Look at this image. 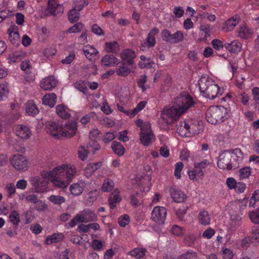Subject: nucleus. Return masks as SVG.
Returning a JSON list of instances; mask_svg holds the SVG:
<instances>
[{
	"mask_svg": "<svg viewBox=\"0 0 259 259\" xmlns=\"http://www.w3.org/2000/svg\"><path fill=\"white\" fill-rule=\"evenodd\" d=\"M76 173L75 166L72 164H64L55 167L51 171L44 170L41 172V178H34L31 180L32 185L37 193H42L47 189L48 181L60 188H66Z\"/></svg>",
	"mask_w": 259,
	"mask_h": 259,
	"instance_id": "obj_1",
	"label": "nucleus"
},
{
	"mask_svg": "<svg viewBox=\"0 0 259 259\" xmlns=\"http://www.w3.org/2000/svg\"><path fill=\"white\" fill-rule=\"evenodd\" d=\"M194 101L187 92H183L175 98L171 106L165 107L161 111L158 123L161 128L178 119L190 108L194 106Z\"/></svg>",
	"mask_w": 259,
	"mask_h": 259,
	"instance_id": "obj_2",
	"label": "nucleus"
},
{
	"mask_svg": "<svg viewBox=\"0 0 259 259\" xmlns=\"http://www.w3.org/2000/svg\"><path fill=\"white\" fill-rule=\"evenodd\" d=\"M200 92L210 99H213L222 94V90L214 80L208 76H202L198 81Z\"/></svg>",
	"mask_w": 259,
	"mask_h": 259,
	"instance_id": "obj_3",
	"label": "nucleus"
},
{
	"mask_svg": "<svg viewBox=\"0 0 259 259\" xmlns=\"http://www.w3.org/2000/svg\"><path fill=\"white\" fill-rule=\"evenodd\" d=\"M228 117L227 109L222 106H211L206 112V119L211 124L223 122Z\"/></svg>",
	"mask_w": 259,
	"mask_h": 259,
	"instance_id": "obj_4",
	"label": "nucleus"
},
{
	"mask_svg": "<svg viewBox=\"0 0 259 259\" xmlns=\"http://www.w3.org/2000/svg\"><path fill=\"white\" fill-rule=\"evenodd\" d=\"M136 125L140 128V140L144 146H148L155 141V137L151 129V124L149 121L144 122L138 119L136 121Z\"/></svg>",
	"mask_w": 259,
	"mask_h": 259,
	"instance_id": "obj_5",
	"label": "nucleus"
},
{
	"mask_svg": "<svg viewBox=\"0 0 259 259\" xmlns=\"http://www.w3.org/2000/svg\"><path fill=\"white\" fill-rule=\"evenodd\" d=\"M98 214L90 208H85L77 213L68 223L70 228H73L78 223H88L98 220Z\"/></svg>",
	"mask_w": 259,
	"mask_h": 259,
	"instance_id": "obj_6",
	"label": "nucleus"
},
{
	"mask_svg": "<svg viewBox=\"0 0 259 259\" xmlns=\"http://www.w3.org/2000/svg\"><path fill=\"white\" fill-rule=\"evenodd\" d=\"M150 190V182L148 180H144L137 186L134 187L133 191L129 196L130 203L133 206H137L139 203L140 198L143 193Z\"/></svg>",
	"mask_w": 259,
	"mask_h": 259,
	"instance_id": "obj_7",
	"label": "nucleus"
},
{
	"mask_svg": "<svg viewBox=\"0 0 259 259\" xmlns=\"http://www.w3.org/2000/svg\"><path fill=\"white\" fill-rule=\"evenodd\" d=\"M236 155L227 151H224L220 154V159L218 161V167L223 169L230 170L235 168L236 167V164L234 162Z\"/></svg>",
	"mask_w": 259,
	"mask_h": 259,
	"instance_id": "obj_8",
	"label": "nucleus"
},
{
	"mask_svg": "<svg viewBox=\"0 0 259 259\" xmlns=\"http://www.w3.org/2000/svg\"><path fill=\"white\" fill-rule=\"evenodd\" d=\"M161 37L164 41L170 44H178L184 40V33L180 30L171 33L168 30L164 29L161 31Z\"/></svg>",
	"mask_w": 259,
	"mask_h": 259,
	"instance_id": "obj_9",
	"label": "nucleus"
},
{
	"mask_svg": "<svg viewBox=\"0 0 259 259\" xmlns=\"http://www.w3.org/2000/svg\"><path fill=\"white\" fill-rule=\"evenodd\" d=\"M196 126H190L185 121H182L177 125V132L182 137H191L200 133V130H196Z\"/></svg>",
	"mask_w": 259,
	"mask_h": 259,
	"instance_id": "obj_10",
	"label": "nucleus"
},
{
	"mask_svg": "<svg viewBox=\"0 0 259 259\" xmlns=\"http://www.w3.org/2000/svg\"><path fill=\"white\" fill-rule=\"evenodd\" d=\"M10 162L16 169L20 171H25L28 166V160L22 155H14L11 158Z\"/></svg>",
	"mask_w": 259,
	"mask_h": 259,
	"instance_id": "obj_11",
	"label": "nucleus"
},
{
	"mask_svg": "<svg viewBox=\"0 0 259 259\" xmlns=\"http://www.w3.org/2000/svg\"><path fill=\"white\" fill-rule=\"evenodd\" d=\"M77 131V122L75 121H69L61 126V137L71 138L75 136Z\"/></svg>",
	"mask_w": 259,
	"mask_h": 259,
	"instance_id": "obj_12",
	"label": "nucleus"
},
{
	"mask_svg": "<svg viewBox=\"0 0 259 259\" xmlns=\"http://www.w3.org/2000/svg\"><path fill=\"white\" fill-rule=\"evenodd\" d=\"M167 214L166 209L162 206H155L151 213V219L158 224H163Z\"/></svg>",
	"mask_w": 259,
	"mask_h": 259,
	"instance_id": "obj_13",
	"label": "nucleus"
},
{
	"mask_svg": "<svg viewBox=\"0 0 259 259\" xmlns=\"http://www.w3.org/2000/svg\"><path fill=\"white\" fill-rule=\"evenodd\" d=\"M14 131L16 136L22 139H28L32 135L30 129L26 125H15L14 126Z\"/></svg>",
	"mask_w": 259,
	"mask_h": 259,
	"instance_id": "obj_14",
	"label": "nucleus"
},
{
	"mask_svg": "<svg viewBox=\"0 0 259 259\" xmlns=\"http://www.w3.org/2000/svg\"><path fill=\"white\" fill-rule=\"evenodd\" d=\"M61 126L58 122H49L47 125V132L56 139L61 138Z\"/></svg>",
	"mask_w": 259,
	"mask_h": 259,
	"instance_id": "obj_15",
	"label": "nucleus"
},
{
	"mask_svg": "<svg viewBox=\"0 0 259 259\" xmlns=\"http://www.w3.org/2000/svg\"><path fill=\"white\" fill-rule=\"evenodd\" d=\"M240 19L239 16L236 15L228 19L223 25L222 30L225 32L232 31L235 27L239 23Z\"/></svg>",
	"mask_w": 259,
	"mask_h": 259,
	"instance_id": "obj_16",
	"label": "nucleus"
},
{
	"mask_svg": "<svg viewBox=\"0 0 259 259\" xmlns=\"http://www.w3.org/2000/svg\"><path fill=\"white\" fill-rule=\"evenodd\" d=\"M159 32L157 27L153 28L148 33L146 40L141 44L142 47H152L156 44L155 35Z\"/></svg>",
	"mask_w": 259,
	"mask_h": 259,
	"instance_id": "obj_17",
	"label": "nucleus"
},
{
	"mask_svg": "<svg viewBox=\"0 0 259 259\" xmlns=\"http://www.w3.org/2000/svg\"><path fill=\"white\" fill-rule=\"evenodd\" d=\"M57 84V80L53 76H51L42 79L40 82V87L44 90H51Z\"/></svg>",
	"mask_w": 259,
	"mask_h": 259,
	"instance_id": "obj_18",
	"label": "nucleus"
},
{
	"mask_svg": "<svg viewBox=\"0 0 259 259\" xmlns=\"http://www.w3.org/2000/svg\"><path fill=\"white\" fill-rule=\"evenodd\" d=\"M242 224L241 218L236 213L232 214L229 222V231H235Z\"/></svg>",
	"mask_w": 259,
	"mask_h": 259,
	"instance_id": "obj_19",
	"label": "nucleus"
},
{
	"mask_svg": "<svg viewBox=\"0 0 259 259\" xmlns=\"http://www.w3.org/2000/svg\"><path fill=\"white\" fill-rule=\"evenodd\" d=\"M48 11L51 15H56L63 12V7L55 0H49Z\"/></svg>",
	"mask_w": 259,
	"mask_h": 259,
	"instance_id": "obj_20",
	"label": "nucleus"
},
{
	"mask_svg": "<svg viewBox=\"0 0 259 259\" xmlns=\"http://www.w3.org/2000/svg\"><path fill=\"white\" fill-rule=\"evenodd\" d=\"M253 33V30L245 24H241L238 30V37L243 39L250 38Z\"/></svg>",
	"mask_w": 259,
	"mask_h": 259,
	"instance_id": "obj_21",
	"label": "nucleus"
},
{
	"mask_svg": "<svg viewBox=\"0 0 259 259\" xmlns=\"http://www.w3.org/2000/svg\"><path fill=\"white\" fill-rule=\"evenodd\" d=\"M9 40L13 45H17L20 40V36L18 32V27L13 25L8 30Z\"/></svg>",
	"mask_w": 259,
	"mask_h": 259,
	"instance_id": "obj_22",
	"label": "nucleus"
},
{
	"mask_svg": "<svg viewBox=\"0 0 259 259\" xmlns=\"http://www.w3.org/2000/svg\"><path fill=\"white\" fill-rule=\"evenodd\" d=\"M118 64V59L113 55H106L101 59V64L105 67H113Z\"/></svg>",
	"mask_w": 259,
	"mask_h": 259,
	"instance_id": "obj_23",
	"label": "nucleus"
},
{
	"mask_svg": "<svg viewBox=\"0 0 259 259\" xmlns=\"http://www.w3.org/2000/svg\"><path fill=\"white\" fill-rule=\"evenodd\" d=\"M224 47L230 52L238 53L241 52L242 45L238 40H234L230 43L225 44Z\"/></svg>",
	"mask_w": 259,
	"mask_h": 259,
	"instance_id": "obj_24",
	"label": "nucleus"
},
{
	"mask_svg": "<svg viewBox=\"0 0 259 259\" xmlns=\"http://www.w3.org/2000/svg\"><path fill=\"white\" fill-rule=\"evenodd\" d=\"M120 191L118 189H115L110 194L108 201L110 207L113 209L116 206V203L119 202L121 198L120 196Z\"/></svg>",
	"mask_w": 259,
	"mask_h": 259,
	"instance_id": "obj_25",
	"label": "nucleus"
},
{
	"mask_svg": "<svg viewBox=\"0 0 259 259\" xmlns=\"http://www.w3.org/2000/svg\"><path fill=\"white\" fill-rule=\"evenodd\" d=\"M56 110L57 115L61 118L67 119L70 117L71 110L63 104L58 105Z\"/></svg>",
	"mask_w": 259,
	"mask_h": 259,
	"instance_id": "obj_26",
	"label": "nucleus"
},
{
	"mask_svg": "<svg viewBox=\"0 0 259 259\" xmlns=\"http://www.w3.org/2000/svg\"><path fill=\"white\" fill-rule=\"evenodd\" d=\"M170 192L171 197L176 202H182L187 198L186 195L180 190L171 189Z\"/></svg>",
	"mask_w": 259,
	"mask_h": 259,
	"instance_id": "obj_27",
	"label": "nucleus"
},
{
	"mask_svg": "<svg viewBox=\"0 0 259 259\" xmlns=\"http://www.w3.org/2000/svg\"><path fill=\"white\" fill-rule=\"evenodd\" d=\"M197 219L199 223L201 225H209L211 222V217L208 211L205 210H201L198 215Z\"/></svg>",
	"mask_w": 259,
	"mask_h": 259,
	"instance_id": "obj_28",
	"label": "nucleus"
},
{
	"mask_svg": "<svg viewBox=\"0 0 259 259\" xmlns=\"http://www.w3.org/2000/svg\"><path fill=\"white\" fill-rule=\"evenodd\" d=\"M135 53L131 50L127 49L124 51L121 54V58L123 61V63L132 64L133 59L135 58Z\"/></svg>",
	"mask_w": 259,
	"mask_h": 259,
	"instance_id": "obj_29",
	"label": "nucleus"
},
{
	"mask_svg": "<svg viewBox=\"0 0 259 259\" xmlns=\"http://www.w3.org/2000/svg\"><path fill=\"white\" fill-rule=\"evenodd\" d=\"M84 185L82 183H75L71 184L69 187V191L74 196H79L83 192Z\"/></svg>",
	"mask_w": 259,
	"mask_h": 259,
	"instance_id": "obj_30",
	"label": "nucleus"
},
{
	"mask_svg": "<svg viewBox=\"0 0 259 259\" xmlns=\"http://www.w3.org/2000/svg\"><path fill=\"white\" fill-rule=\"evenodd\" d=\"M64 238V235L62 233H55L49 235L46 239L45 242L47 244H51L61 241Z\"/></svg>",
	"mask_w": 259,
	"mask_h": 259,
	"instance_id": "obj_31",
	"label": "nucleus"
},
{
	"mask_svg": "<svg viewBox=\"0 0 259 259\" xmlns=\"http://www.w3.org/2000/svg\"><path fill=\"white\" fill-rule=\"evenodd\" d=\"M57 102V96L54 93H49L45 95L42 98V103L45 105H48L50 107H53Z\"/></svg>",
	"mask_w": 259,
	"mask_h": 259,
	"instance_id": "obj_32",
	"label": "nucleus"
},
{
	"mask_svg": "<svg viewBox=\"0 0 259 259\" xmlns=\"http://www.w3.org/2000/svg\"><path fill=\"white\" fill-rule=\"evenodd\" d=\"M26 112L29 115L34 116L38 113L39 110L34 102L32 100L28 101L25 105Z\"/></svg>",
	"mask_w": 259,
	"mask_h": 259,
	"instance_id": "obj_33",
	"label": "nucleus"
},
{
	"mask_svg": "<svg viewBox=\"0 0 259 259\" xmlns=\"http://www.w3.org/2000/svg\"><path fill=\"white\" fill-rule=\"evenodd\" d=\"M25 54L22 52L16 51L11 54L8 58L9 63H15L21 61L25 56Z\"/></svg>",
	"mask_w": 259,
	"mask_h": 259,
	"instance_id": "obj_34",
	"label": "nucleus"
},
{
	"mask_svg": "<svg viewBox=\"0 0 259 259\" xmlns=\"http://www.w3.org/2000/svg\"><path fill=\"white\" fill-rule=\"evenodd\" d=\"M105 50L108 53H116L119 50V46L117 42H107L105 45Z\"/></svg>",
	"mask_w": 259,
	"mask_h": 259,
	"instance_id": "obj_35",
	"label": "nucleus"
},
{
	"mask_svg": "<svg viewBox=\"0 0 259 259\" xmlns=\"http://www.w3.org/2000/svg\"><path fill=\"white\" fill-rule=\"evenodd\" d=\"M83 51L87 58L89 60L92 59L93 56H95L98 53V51L96 49L90 45L85 46Z\"/></svg>",
	"mask_w": 259,
	"mask_h": 259,
	"instance_id": "obj_36",
	"label": "nucleus"
},
{
	"mask_svg": "<svg viewBox=\"0 0 259 259\" xmlns=\"http://www.w3.org/2000/svg\"><path fill=\"white\" fill-rule=\"evenodd\" d=\"M114 187V183L110 179L106 178L104 180L101 190L104 192H110Z\"/></svg>",
	"mask_w": 259,
	"mask_h": 259,
	"instance_id": "obj_37",
	"label": "nucleus"
},
{
	"mask_svg": "<svg viewBox=\"0 0 259 259\" xmlns=\"http://www.w3.org/2000/svg\"><path fill=\"white\" fill-rule=\"evenodd\" d=\"M111 148L114 152L118 156H122L124 153V148L123 146L117 141L112 142Z\"/></svg>",
	"mask_w": 259,
	"mask_h": 259,
	"instance_id": "obj_38",
	"label": "nucleus"
},
{
	"mask_svg": "<svg viewBox=\"0 0 259 259\" xmlns=\"http://www.w3.org/2000/svg\"><path fill=\"white\" fill-rule=\"evenodd\" d=\"M99 195V191L97 190H94L89 192L87 195L86 200L88 205L92 204L96 200Z\"/></svg>",
	"mask_w": 259,
	"mask_h": 259,
	"instance_id": "obj_39",
	"label": "nucleus"
},
{
	"mask_svg": "<svg viewBox=\"0 0 259 259\" xmlns=\"http://www.w3.org/2000/svg\"><path fill=\"white\" fill-rule=\"evenodd\" d=\"M68 19L71 23H74L79 19L80 14L79 11L73 8L70 10L68 13Z\"/></svg>",
	"mask_w": 259,
	"mask_h": 259,
	"instance_id": "obj_40",
	"label": "nucleus"
},
{
	"mask_svg": "<svg viewBox=\"0 0 259 259\" xmlns=\"http://www.w3.org/2000/svg\"><path fill=\"white\" fill-rule=\"evenodd\" d=\"M188 174L191 180H196L197 177L202 178L204 176V173L202 170L198 168H195L193 170H189Z\"/></svg>",
	"mask_w": 259,
	"mask_h": 259,
	"instance_id": "obj_41",
	"label": "nucleus"
},
{
	"mask_svg": "<svg viewBox=\"0 0 259 259\" xmlns=\"http://www.w3.org/2000/svg\"><path fill=\"white\" fill-rule=\"evenodd\" d=\"M141 61L139 62V66L141 68H144L146 67H150L152 65L154 64L150 58H147L145 56L141 55L140 56Z\"/></svg>",
	"mask_w": 259,
	"mask_h": 259,
	"instance_id": "obj_42",
	"label": "nucleus"
},
{
	"mask_svg": "<svg viewBox=\"0 0 259 259\" xmlns=\"http://www.w3.org/2000/svg\"><path fill=\"white\" fill-rule=\"evenodd\" d=\"M49 200L55 205H61L66 201L65 198L61 196L52 195L49 197Z\"/></svg>",
	"mask_w": 259,
	"mask_h": 259,
	"instance_id": "obj_43",
	"label": "nucleus"
},
{
	"mask_svg": "<svg viewBox=\"0 0 259 259\" xmlns=\"http://www.w3.org/2000/svg\"><path fill=\"white\" fill-rule=\"evenodd\" d=\"M146 250L143 248H137L131 252V255L136 258L140 259L145 255Z\"/></svg>",
	"mask_w": 259,
	"mask_h": 259,
	"instance_id": "obj_44",
	"label": "nucleus"
},
{
	"mask_svg": "<svg viewBox=\"0 0 259 259\" xmlns=\"http://www.w3.org/2000/svg\"><path fill=\"white\" fill-rule=\"evenodd\" d=\"M179 259H198V256L196 252L190 250L181 254Z\"/></svg>",
	"mask_w": 259,
	"mask_h": 259,
	"instance_id": "obj_45",
	"label": "nucleus"
},
{
	"mask_svg": "<svg viewBox=\"0 0 259 259\" xmlns=\"http://www.w3.org/2000/svg\"><path fill=\"white\" fill-rule=\"evenodd\" d=\"M9 93L8 83L4 82L0 84V101L3 100L4 97H6Z\"/></svg>",
	"mask_w": 259,
	"mask_h": 259,
	"instance_id": "obj_46",
	"label": "nucleus"
},
{
	"mask_svg": "<svg viewBox=\"0 0 259 259\" xmlns=\"http://www.w3.org/2000/svg\"><path fill=\"white\" fill-rule=\"evenodd\" d=\"M83 27V25L82 23L78 22L67 30L66 32L69 33H78L81 31Z\"/></svg>",
	"mask_w": 259,
	"mask_h": 259,
	"instance_id": "obj_47",
	"label": "nucleus"
},
{
	"mask_svg": "<svg viewBox=\"0 0 259 259\" xmlns=\"http://www.w3.org/2000/svg\"><path fill=\"white\" fill-rule=\"evenodd\" d=\"M170 231L174 235L179 236L183 235L185 233V230L178 225H175L172 226Z\"/></svg>",
	"mask_w": 259,
	"mask_h": 259,
	"instance_id": "obj_48",
	"label": "nucleus"
},
{
	"mask_svg": "<svg viewBox=\"0 0 259 259\" xmlns=\"http://www.w3.org/2000/svg\"><path fill=\"white\" fill-rule=\"evenodd\" d=\"M198 16L201 19H207L211 22H214L216 19V17L214 15L202 11H200L198 13Z\"/></svg>",
	"mask_w": 259,
	"mask_h": 259,
	"instance_id": "obj_49",
	"label": "nucleus"
},
{
	"mask_svg": "<svg viewBox=\"0 0 259 259\" xmlns=\"http://www.w3.org/2000/svg\"><path fill=\"white\" fill-rule=\"evenodd\" d=\"M10 221L15 225H18L20 222V217L17 211H13L9 215Z\"/></svg>",
	"mask_w": 259,
	"mask_h": 259,
	"instance_id": "obj_50",
	"label": "nucleus"
},
{
	"mask_svg": "<svg viewBox=\"0 0 259 259\" xmlns=\"http://www.w3.org/2000/svg\"><path fill=\"white\" fill-rule=\"evenodd\" d=\"M147 80V76L145 74H143L140 76L137 84L139 88L141 89L143 92H145L146 90V88L145 86V84Z\"/></svg>",
	"mask_w": 259,
	"mask_h": 259,
	"instance_id": "obj_51",
	"label": "nucleus"
},
{
	"mask_svg": "<svg viewBox=\"0 0 259 259\" xmlns=\"http://www.w3.org/2000/svg\"><path fill=\"white\" fill-rule=\"evenodd\" d=\"M251 174V169L249 167H245L240 169L239 176L240 179H246Z\"/></svg>",
	"mask_w": 259,
	"mask_h": 259,
	"instance_id": "obj_52",
	"label": "nucleus"
},
{
	"mask_svg": "<svg viewBox=\"0 0 259 259\" xmlns=\"http://www.w3.org/2000/svg\"><path fill=\"white\" fill-rule=\"evenodd\" d=\"M172 12L175 17L177 18H180L182 17L185 14L184 10L181 6L175 7L173 9Z\"/></svg>",
	"mask_w": 259,
	"mask_h": 259,
	"instance_id": "obj_53",
	"label": "nucleus"
},
{
	"mask_svg": "<svg viewBox=\"0 0 259 259\" xmlns=\"http://www.w3.org/2000/svg\"><path fill=\"white\" fill-rule=\"evenodd\" d=\"M88 151L85 149L84 146H80L78 151V156L79 158L83 161L88 157Z\"/></svg>",
	"mask_w": 259,
	"mask_h": 259,
	"instance_id": "obj_54",
	"label": "nucleus"
},
{
	"mask_svg": "<svg viewBox=\"0 0 259 259\" xmlns=\"http://www.w3.org/2000/svg\"><path fill=\"white\" fill-rule=\"evenodd\" d=\"M222 256L223 259H232L234 253L231 249L223 247Z\"/></svg>",
	"mask_w": 259,
	"mask_h": 259,
	"instance_id": "obj_55",
	"label": "nucleus"
},
{
	"mask_svg": "<svg viewBox=\"0 0 259 259\" xmlns=\"http://www.w3.org/2000/svg\"><path fill=\"white\" fill-rule=\"evenodd\" d=\"M210 162L207 159H204L200 162H195L194 166L195 168H198L200 170L205 168L208 166Z\"/></svg>",
	"mask_w": 259,
	"mask_h": 259,
	"instance_id": "obj_56",
	"label": "nucleus"
},
{
	"mask_svg": "<svg viewBox=\"0 0 259 259\" xmlns=\"http://www.w3.org/2000/svg\"><path fill=\"white\" fill-rule=\"evenodd\" d=\"M130 222V217L127 214H123L118 219V224L121 227H124Z\"/></svg>",
	"mask_w": 259,
	"mask_h": 259,
	"instance_id": "obj_57",
	"label": "nucleus"
},
{
	"mask_svg": "<svg viewBox=\"0 0 259 259\" xmlns=\"http://www.w3.org/2000/svg\"><path fill=\"white\" fill-rule=\"evenodd\" d=\"M183 163L181 162H177L175 164L174 175L177 179H180L181 177V172L183 168Z\"/></svg>",
	"mask_w": 259,
	"mask_h": 259,
	"instance_id": "obj_58",
	"label": "nucleus"
},
{
	"mask_svg": "<svg viewBox=\"0 0 259 259\" xmlns=\"http://www.w3.org/2000/svg\"><path fill=\"white\" fill-rule=\"evenodd\" d=\"M196 240V237L193 234H188L184 239L185 243L188 246L193 245Z\"/></svg>",
	"mask_w": 259,
	"mask_h": 259,
	"instance_id": "obj_59",
	"label": "nucleus"
},
{
	"mask_svg": "<svg viewBox=\"0 0 259 259\" xmlns=\"http://www.w3.org/2000/svg\"><path fill=\"white\" fill-rule=\"evenodd\" d=\"M215 232L214 229L208 228L203 232L202 236L205 239H209L214 235Z\"/></svg>",
	"mask_w": 259,
	"mask_h": 259,
	"instance_id": "obj_60",
	"label": "nucleus"
},
{
	"mask_svg": "<svg viewBox=\"0 0 259 259\" xmlns=\"http://www.w3.org/2000/svg\"><path fill=\"white\" fill-rule=\"evenodd\" d=\"M131 72V70L127 67H126L124 66H120L116 71V73L119 76H126L127 75Z\"/></svg>",
	"mask_w": 259,
	"mask_h": 259,
	"instance_id": "obj_61",
	"label": "nucleus"
},
{
	"mask_svg": "<svg viewBox=\"0 0 259 259\" xmlns=\"http://www.w3.org/2000/svg\"><path fill=\"white\" fill-rule=\"evenodd\" d=\"M16 186L13 183H9L6 186L7 195L10 197L16 192Z\"/></svg>",
	"mask_w": 259,
	"mask_h": 259,
	"instance_id": "obj_62",
	"label": "nucleus"
},
{
	"mask_svg": "<svg viewBox=\"0 0 259 259\" xmlns=\"http://www.w3.org/2000/svg\"><path fill=\"white\" fill-rule=\"evenodd\" d=\"M249 217L252 223L259 224V212L257 209L255 211L250 212Z\"/></svg>",
	"mask_w": 259,
	"mask_h": 259,
	"instance_id": "obj_63",
	"label": "nucleus"
},
{
	"mask_svg": "<svg viewBox=\"0 0 259 259\" xmlns=\"http://www.w3.org/2000/svg\"><path fill=\"white\" fill-rule=\"evenodd\" d=\"M147 102L145 101H142L140 102L137 106L133 109V115H136L138 114L140 111H141L142 110H143L145 107L146 106L147 104Z\"/></svg>",
	"mask_w": 259,
	"mask_h": 259,
	"instance_id": "obj_64",
	"label": "nucleus"
}]
</instances>
